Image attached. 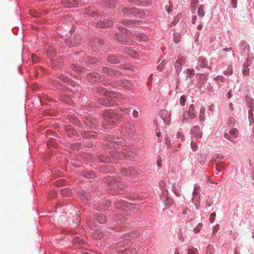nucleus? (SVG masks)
I'll list each match as a JSON object with an SVG mask.
<instances>
[{"label": "nucleus", "instance_id": "nucleus-1", "mask_svg": "<svg viewBox=\"0 0 254 254\" xmlns=\"http://www.w3.org/2000/svg\"><path fill=\"white\" fill-rule=\"evenodd\" d=\"M128 10L129 12H133V14L137 17L143 18L145 16L146 13L144 11L135 8H124V11Z\"/></svg>", "mask_w": 254, "mask_h": 254}, {"label": "nucleus", "instance_id": "nucleus-2", "mask_svg": "<svg viewBox=\"0 0 254 254\" xmlns=\"http://www.w3.org/2000/svg\"><path fill=\"white\" fill-rule=\"evenodd\" d=\"M104 117L105 118V122L106 123L107 125H111L112 123H115L117 120L116 116L112 113H105Z\"/></svg>", "mask_w": 254, "mask_h": 254}, {"label": "nucleus", "instance_id": "nucleus-3", "mask_svg": "<svg viewBox=\"0 0 254 254\" xmlns=\"http://www.w3.org/2000/svg\"><path fill=\"white\" fill-rule=\"evenodd\" d=\"M185 62V59L182 56H180L178 57L177 60L175 63L174 67L176 70V72L179 73L182 70V65Z\"/></svg>", "mask_w": 254, "mask_h": 254}, {"label": "nucleus", "instance_id": "nucleus-4", "mask_svg": "<svg viewBox=\"0 0 254 254\" xmlns=\"http://www.w3.org/2000/svg\"><path fill=\"white\" fill-rule=\"evenodd\" d=\"M124 157H133V153L127 150H124L123 152L114 153L113 157L116 159H122Z\"/></svg>", "mask_w": 254, "mask_h": 254}, {"label": "nucleus", "instance_id": "nucleus-5", "mask_svg": "<svg viewBox=\"0 0 254 254\" xmlns=\"http://www.w3.org/2000/svg\"><path fill=\"white\" fill-rule=\"evenodd\" d=\"M121 172L127 176H129L130 178H133L136 176L137 172L131 167H128L127 168H123L121 170Z\"/></svg>", "mask_w": 254, "mask_h": 254}, {"label": "nucleus", "instance_id": "nucleus-6", "mask_svg": "<svg viewBox=\"0 0 254 254\" xmlns=\"http://www.w3.org/2000/svg\"><path fill=\"white\" fill-rule=\"evenodd\" d=\"M193 111L194 106L193 104H191L189 107L188 112L186 114H184L183 121L185 122V121L188 118L190 119H194L195 118L196 115L194 113Z\"/></svg>", "mask_w": 254, "mask_h": 254}, {"label": "nucleus", "instance_id": "nucleus-7", "mask_svg": "<svg viewBox=\"0 0 254 254\" xmlns=\"http://www.w3.org/2000/svg\"><path fill=\"white\" fill-rule=\"evenodd\" d=\"M112 21L109 20H105L98 22L96 26L100 28H107L112 26Z\"/></svg>", "mask_w": 254, "mask_h": 254}, {"label": "nucleus", "instance_id": "nucleus-8", "mask_svg": "<svg viewBox=\"0 0 254 254\" xmlns=\"http://www.w3.org/2000/svg\"><path fill=\"white\" fill-rule=\"evenodd\" d=\"M191 133L194 136L200 138H201L202 133L201 131L200 130V128L199 127L195 126L191 129Z\"/></svg>", "mask_w": 254, "mask_h": 254}, {"label": "nucleus", "instance_id": "nucleus-9", "mask_svg": "<svg viewBox=\"0 0 254 254\" xmlns=\"http://www.w3.org/2000/svg\"><path fill=\"white\" fill-rule=\"evenodd\" d=\"M133 35L136 39L140 41L146 42L148 41L147 36L143 33L135 32Z\"/></svg>", "mask_w": 254, "mask_h": 254}, {"label": "nucleus", "instance_id": "nucleus-10", "mask_svg": "<svg viewBox=\"0 0 254 254\" xmlns=\"http://www.w3.org/2000/svg\"><path fill=\"white\" fill-rule=\"evenodd\" d=\"M200 188L198 185H195L193 191L194 199L198 201L199 199Z\"/></svg>", "mask_w": 254, "mask_h": 254}, {"label": "nucleus", "instance_id": "nucleus-11", "mask_svg": "<svg viewBox=\"0 0 254 254\" xmlns=\"http://www.w3.org/2000/svg\"><path fill=\"white\" fill-rule=\"evenodd\" d=\"M87 78L91 82L98 81L100 79L99 74L97 73H90L88 75Z\"/></svg>", "mask_w": 254, "mask_h": 254}, {"label": "nucleus", "instance_id": "nucleus-12", "mask_svg": "<svg viewBox=\"0 0 254 254\" xmlns=\"http://www.w3.org/2000/svg\"><path fill=\"white\" fill-rule=\"evenodd\" d=\"M116 0H103V1L106 6L112 8L114 7Z\"/></svg>", "mask_w": 254, "mask_h": 254}, {"label": "nucleus", "instance_id": "nucleus-13", "mask_svg": "<svg viewBox=\"0 0 254 254\" xmlns=\"http://www.w3.org/2000/svg\"><path fill=\"white\" fill-rule=\"evenodd\" d=\"M97 92L100 94H103L106 96H109L110 94L107 89L102 87H98Z\"/></svg>", "mask_w": 254, "mask_h": 254}, {"label": "nucleus", "instance_id": "nucleus-14", "mask_svg": "<svg viewBox=\"0 0 254 254\" xmlns=\"http://www.w3.org/2000/svg\"><path fill=\"white\" fill-rule=\"evenodd\" d=\"M104 72L107 73L108 75H117L119 72L118 71H116L113 70L112 69H109L107 67H105L103 69Z\"/></svg>", "mask_w": 254, "mask_h": 254}, {"label": "nucleus", "instance_id": "nucleus-15", "mask_svg": "<svg viewBox=\"0 0 254 254\" xmlns=\"http://www.w3.org/2000/svg\"><path fill=\"white\" fill-rule=\"evenodd\" d=\"M194 70L193 68H188L186 70V73L187 74V80L189 78L191 79L194 75Z\"/></svg>", "mask_w": 254, "mask_h": 254}, {"label": "nucleus", "instance_id": "nucleus-16", "mask_svg": "<svg viewBox=\"0 0 254 254\" xmlns=\"http://www.w3.org/2000/svg\"><path fill=\"white\" fill-rule=\"evenodd\" d=\"M126 52L133 58H135L138 55V53L137 52L130 48L127 49Z\"/></svg>", "mask_w": 254, "mask_h": 254}, {"label": "nucleus", "instance_id": "nucleus-17", "mask_svg": "<svg viewBox=\"0 0 254 254\" xmlns=\"http://www.w3.org/2000/svg\"><path fill=\"white\" fill-rule=\"evenodd\" d=\"M198 64L202 68H204L207 66V63L206 60L199 58L198 60Z\"/></svg>", "mask_w": 254, "mask_h": 254}, {"label": "nucleus", "instance_id": "nucleus-18", "mask_svg": "<svg viewBox=\"0 0 254 254\" xmlns=\"http://www.w3.org/2000/svg\"><path fill=\"white\" fill-rule=\"evenodd\" d=\"M204 6L203 4L200 5L198 8L197 14H198V16L199 17H200L201 18L203 17L204 15L205 12L204 11Z\"/></svg>", "mask_w": 254, "mask_h": 254}, {"label": "nucleus", "instance_id": "nucleus-19", "mask_svg": "<svg viewBox=\"0 0 254 254\" xmlns=\"http://www.w3.org/2000/svg\"><path fill=\"white\" fill-rule=\"evenodd\" d=\"M205 109L204 107H202L200 110L199 118L200 121H204L205 120Z\"/></svg>", "mask_w": 254, "mask_h": 254}, {"label": "nucleus", "instance_id": "nucleus-20", "mask_svg": "<svg viewBox=\"0 0 254 254\" xmlns=\"http://www.w3.org/2000/svg\"><path fill=\"white\" fill-rule=\"evenodd\" d=\"M61 3L63 5L68 7H73V4H72L71 0H62Z\"/></svg>", "mask_w": 254, "mask_h": 254}, {"label": "nucleus", "instance_id": "nucleus-21", "mask_svg": "<svg viewBox=\"0 0 254 254\" xmlns=\"http://www.w3.org/2000/svg\"><path fill=\"white\" fill-rule=\"evenodd\" d=\"M82 200H88L90 198V195L86 191H82L80 194Z\"/></svg>", "mask_w": 254, "mask_h": 254}, {"label": "nucleus", "instance_id": "nucleus-22", "mask_svg": "<svg viewBox=\"0 0 254 254\" xmlns=\"http://www.w3.org/2000/svg\"><path fill=\"white\" fill-rule=\"evenodd\" d=\"M109 62L112 64H116L119 62V60L115 56H111L108 58Z\"/></svg>", "mask_w": 254, "mask_h": 254}, {"label": "nucleus", "instance_id": "nucleus-23", "mask_svg": "<svg viewBox=\"0 0 254 254\" xmlns=\"http://www.w3.org/2000/svg\"><path fill=\"white\" fill-rule=\"evenodd\" d=\"M158 63H159V64L157 66V70H158L159 71H161L163 70L164 66L165 64V62L164 60H161V59H160L158 61Z\"/></svg>", "mask_w": 254, "mask_h": 254}, {"label": "nucleus", "instance_id": "nucleus-24", "mask_svg": "<svg viewBox=\"0 0 254 254\" xmlns=\"http://www.w3.org/2000/svg\"><path fill=\"white\" fill-rule=\"evenodd\" d=\"M61 193L63 196H67L71 194V192L69 189H65L61 190Z\"/></svg>", "mask_w": 254, "mask_h": 254}, {"label": "nucleus", "instance_id": "nucleus-25", "mask_svg": "<svg viewBox=\"0 0 254 254\" xmlns=\"http://www.w3.org/2000/svg\"><path fill=\"white\" fill-rule=\"evenodd\" d=\"M122 86L125 88L130 89L132 87V84L127 80H125L122 82Z\"/></svg>", "mask_w": 254, "mask_h": 254}, {"label": "nucleus", "instance_id": "nucleus-26", "mask_svg": "<svg viewBox=\"0 0 254 254\" xmlns=\"http://www.w3.org/2000/svg\"><path fill=\"white\" fill-rule=\"evenodd\" d=\"M122 23L126 26H130L135 24V21L131 20H124L122 21Z\"/></svg>", "mask_w": 254, "mask_h": 254}, {"label": "nucleus", "instance_id": "nucleus-27", "mask_svg": "<svg viewBox=\"0 0 254 254\" xmlns=\"http://www.w3.org/2000/svg\"><path fill=\"white\" fill-rule=\"evenodd\" d=\"M96 220L100 223H103L106 221V217L102 215H98Z\"/></svg>", "mask_w": 254, "mask_h": 254}, {"label": "nucleus", "instance_id": "nucleus-28", "mask_svg": "<svg viewBox=\"0 0 254 254\" xmlns=\"http://www.w3.org/2000/svg\"><path fill=\"white\" fill-rule=\"evenodd\" d=\"M229 133L234 139L237 136L238 131L236 128H232L229 131Z\"/></svg>", "mask_w": 254, "mask_h": 254}, {"label": "nucleus", "instance_id": "nucleus-29", "mask_svg": "<svg viewBox=\"0 0 254 254\" xmlns=\"http://www.w3.org/2000/svg\"><path fill=\"white\" fill-rule=\"evenodd\" d=\"M225 78L222 75H218L214 78L217 83L219 85L220 81L223 82L224 81Z\"/></svg>", "mask_w": 254, "mask_h": 254}, {"label": "nucleus", "instance_id": "nucleus-30", "mask_svg": "<svg viewBox=\"0 0 254 254\" xmlns=\"http://www.w3.org/2000/svg\"><path fill=\"white\" fill-rule=\"evenodd\" d=\"M224 168V166L222 163H219L216 164V170L219 172L222 171Z\"/></svg>", "mask_w": 254, "mask_h": 254}, {"label": "nucleus", "instance_id": "nucleus-31", "mask_svg": "<svg viewBox=\"0 0 254 254\" xmlns=\"http://www.w3.org/2000/svg\"><path fill=\"white\" fill-rule=\"evenodd\" d=\"M150 2V0H141L140 2H136V4L142 5H147L149 4Z\"/></svg>", "mask_w": 254, "mask_h": 254}, {"label": "nucleus", "instance_id": "nucleus-32", "mask_svg": "<svg viewBox=\"0 0 254 254\" xmlns=\"http://www.w3.org/2000/svg\"><path fill=\"white\" fill-rule=\"evenodd\" d=\"M188 254H197L196 249L191 247L189 249Z\"/></svg>", "mask_w": 254, "mask_h": 254}, {"label": "nucleus", "instance_id": "nucleus-33", "mask_svg": "<svg viewBox=\"0 0 254 254\" xmlns=\"http://www.w3.org/2000/svg\"><path fill=\"white\" fill-rule=\"evenodd\" d=\"M126 202L124 201L117 202L116 204L117 208L123 209V207L125 205Z\"/></svg>", "mask_w": 254, "mask_h": 254}, {"label": "nucleus", "instance_id": "nucleus-34", "mask_svg": "<svg viewBox=\"0 0 254 254\" xmlns=\"http://www.w3.org/2000/svg\"><path fill=\"white\" fill-rule=\"evenodd\" d=\"M197 0H192L191 2V9L192 11H195L196 9V5Z\"/></svg>", "mask_w": 254, "mask_h": 254}, {"label": "nucleus", "instance_id": "nucleus-35", "mask_svg": "<svg viewBox=\"0 0 254 254\" xmlns=\"http://www.w3.org/2000/svg\"><path fill=\"white\" fill-rule=\"evenodd\" d=\"M186 100H187L186 97L185 95H182L181 97L180 100V104L182 106H185L186 102Z\"/></svg>", "mask_w": 254, "mask_h": 254}, {"label": "nucleus", "instance_id": "nucleus-36", "mask_svg": "<svg viewBox=\"0 0 254 254\" xmlns=\"http://www.w3.org/2000/svg\"><path fill=\"white\" fill-rule=\"evenodd\" d=\"M165 183L164 181H161L159 182V187L161 190L164 192V190H165Z\"/></svg>", "mask_w": 254, "mask_h": 254}, {"label": "nucleus", "instance_id": "nucleus-37", "mask_svg": "<svg viewBox=\"0 0 254 254\" xmlns=\"http://www.w3.org/2000/svg\"><path fill=\"white\" fill-rule=\"evenodd\" d=\"M202 226V224H201V223L198 224L196 226V227L194 228V232L195 233H198L199 232L200 230L201 229Z\"/></svg>", "mask_w": 254, "mask_h": 254}, {"label": "nucleus", "instance_id": "nucleus-38", "mask_svg": "<svg viewBox=\"0 0 254 254\" xmlns=\"http://www.w3.org/2000/svg\"><path fill=\"white\" fill-rule=\"evenodd\" d=\"M98 159L100 161L102 162H108V159L104 156H100L98 157Z\"/></svg>", "mask_w": 254, "mask_h": 254}, {"label": "nucleus", "instance_id": "nucleus-39", "mask_svg": "<svg viewBox=\"0 0 254 254\" xmlns=\"http://www.w3.org/2000/svg\"><path fill=\"white\" fill-rule=\"evenodd\" d=\"M71 1L72 4L73 5V7H74L79 5L81 2V0H71Z\"/></svg>", "mask_w": 254, "mask_h": 254}, {"label": "nucleus", "instance_id": "nucleus-40", "mask_svg": "<svg viewBox=\"0 0 254 254\" xmlns=\"http://www.w3.org/2000/svg\"><path fill=\"white\" fill-rule=\"evenodd\" d=\"M173 190L177 196H178V197L181 196V193L180 192L179 190H177V189L176 187L173 188Z\"/></svg>", "mask_w": 254, "mask_h": 254}, {"label": "nucleus", "instance_id": "nucleus-41", "mask_svg": "<svg viewBox=\"0 0 254 254\" xmlns=\"http://www.w3.org/2000/svg\"><path fill=\"white\" fill-rule=\"evenodd\" d=\"M216 214L215 213H212L209 217V221L212 223H213L215 220V216Z\"/></svg>", "mask_w": 254, "mask_h": 254}, {"label": "nucleus", "instance_id": "nucleus-42", "mask_svg": "<svg viewBox=\"0 0 254 254\" xmlns=\"http://www.w3.org/2000/svg\"><path fill=\"white\" fill-rule=\"evenodd\" d=\"M191 147L193 151H195L197 148L196 143L195 142L192 141L191 142Z\"/></svg>", "mask_w": 254, "mask_h": 254}, {"label": "nucleus", "instance_id": "nucleus-43", "mask_svg": "<svg viewBox=\"0 0 254 254\" xmlns=\"http://www.w3.org/2000/svg\"><path fill=\"white\" fill-rule=\"evenodd\" d=\"M180 40H181V38H180V35L176 34L175 35V37H174V42L176 43H178L180 42Z\"/></svg>", "mask_w": 254, "mask_h": 254}, {"label": "nucleus", "instance_id": "nucleus-44", "mask_svg": "<svg viewBox=\"0 0 254 254\" xmlns=\"http://www.w3.org/2000/svg\"><path fill=\"white\" fill-rule=\"evenodd\" d=\"M165 204L166 205L167 207H169L172 205V202L170 201V200L167 198L165 201Z\"/></svg>", "mask_w": 254, "mask_h": 254}, {"label": "nucleus", "instance_id": "nucleus-45", "mask_svg": "<svg viewBox=\"0 0 254 254\" xmlns=\"http://www.w3.org/2000/svg\"><path fill=\"white\" fill-rule=\"evenodd\" d=\"M219 227H220V226L219 225H216L213 227V230H212V234L213 235L215 234V233L217 232V230L219 229Z\"/></svg>", "mask_w": 254, "mask_h": 254}, {"label": "nucleus", "instance_id": "nucleus-46", "mask_svg": "<svg viewBox=\"0 0 254 254\" xmlns=\"http://www.w3.org/2000/svg\"><path fill=\"white\" fill-rule=\"evenodd\" d=\"M230 133H225L224 134V137L225 138L227 139H229L231 141H233L234 138H233V137L232 136H230Z\"/></svg>", "mask_w": 254, "mask_h": 254}, {"label": "nucleus", "instance_id": "nucleus-47", "mask_svg": "<svg viewBox=\"0 0 254 254\" xmlns=\"http://www.w3.org/2000/svg\"><path fill=\"white\" fill-rule=\"evenodd\" d=\"M177 137L178 138H180L182 141L184 140V135L181 132H178L177 134Z\"/></svg>", "mask_w": 254, "mask_h": 254}, {"label": "nucleus", "instance_id": "nucleus-48", "mask_svg": "<svg viewBox=\"0 0 254 254\" xmlns=\"http://www.w3.org/2000/svg\"><path fill=\"white\" fill-rule=\"evenodd\" d=\"M165 142H166V145L169 147L170 146V145H171V140L170 138H169L168 137H166L165 138Z\"/></svg>", "mask_w": 254, "mask_h": 254}, {"label": "nucleus", "instance_id": "nucleus-49", "mask_svg": "<svg viewBox=\"0 0 254 254\" xmlns=\"http://www.w3.org/2000/svg\"><path fill=\"white\" fill-rule=\"evenodd\" d=\"M122 12L124 15L133 14V12H129L128 10L124 11V8L122 9Z\"/></svg>", "mask_w": 254, "mask_h": 254}, {"label": "nucleus", "instance_id": "nucleus-50", "mask_svg": "<svg viewBox=\"0 0 254 254\" xmlns=\"http://www.w3.org/2000/svg\"><path fill=\"white\" fill-rule=\"evenodd\" d=\"M235 119L234 118H230L228 121V124L229 126H232L234 124Z\"/></svg>", "mask_w": 254, "mask_h": 254}, {"label": "nucleus", "instance_id": "nucleus-51", "mask_svg": "<svg viewBox=\"0 0 254 254\" xmlns=\"http://www.w3.org/2000/svg\"><path fill=\"white\" fill-rule=\"evenodd\" d=\"M232 69H228V70H226L224 72V74L226 75H229L232 74Z\"/></svg>", "mask_w": 254, "mask_h": 254}, {"label": "nucleus", "instance_id": "nucleus-52", "mask_svg": "<svg viewBox=\"0 0 254 254\" xmlns=\"http://www.w3.org/2000/svg\"><path fill=\"white\" fill-rule=\"evenodd\" d=\"M157 164L158 167H161L162 165V159L160 157H159L158 160L157 161Z\"/></svg>", "mask_w": 254, "mask_h": 254}, {"label": "nucleus", "instance_id": "nucleus-53", "mask_svg": "<svg viewBox=\"0 0 254 254\" xmlns=\"http://www.w3.org/2000/svg\"><path fill=\"white\" fill-rule=\"evenodd\" d=\"M132 115L133 116V117L134 118H137L138 116V112L136 110H134L133 111V113H132Z\"/></svg>", "mask_w": 254, "mask_h": 254}, {"label": "nucleus", "instance_id": "nucleus-54", "mask_svg": "<svg viewBox=\"0 0 254 254\" xmlns=\"http://www.w3.org/2000/svg\"><path fill=\"white\" fill-rule=\"evenodd\" d=\"M232 5L233 7L235 8L237 6V0H231Z\"/></svg>", "mask_w": 254, "mask_h": 254}, {"label": "nucleus", "instance_id": "nucleus-55", "mask_svg": "<svg viewBox=\"0 0 254 254\" xmlns=\"http://www.w3.org/2000/svg\"><path fill=\"white\" fill-rule=\"evenodd\" d=\"M87 13L89 15H93V16L94 15V14H96V12L93 11V10H89L88 12H87Z\"/></svg>", "mask_w": 254, "mask_h": 254}, {"label": "nucleus", "instance_id": "nucleus-56", "mask_svg": "<svg viewBox=\"0 0 254 254\" xmlns=\"http://www.w3.org/2000/svg\"><path fill=\"white\" fill-rule=\"evenodd\" d=\"M120 110L122 112H126L127 113L128 112V109L125 107L121 108Z\"/></svg>", "mask_w": 254, "mask_h": 254}, {"label": "nucleus", "instance_id": "nucleus-57", "mask_svg": "<svg viewBox=\"0 0 254 254\" xmlns=\"http://www.w3.org/2000/svg\"><path fill=\"white\" fill-rule=\"evenodd\" d=\"M97 59L93 58L90 61H89L88 62L91 64H95L97 62Z\"/></svg>", "mask_w": 254, "mask_h": 254}, {"label": "nucleus", "instance_id": "nucleus-58", "mask_svg": "<svg viewBox=\"0 0 254 254\" xmlns=\"http://www.w3.org/2000/svg\"><path fill=\"white\" fill-rule=\"evenodd\" d=\"M99 102L101 104H102V105H107V103L105 101H104V100L103 99H100L99 100Z\"/></svg>", "mask_w": 254, "mask_h": 254}, {"label": "nucleus", "instance_id": "nucleus-59", "mask_svg": "<svg viewBox=\"0 0 254 254\" xmlns=\"http://www.w3.org/2000/svg\"><path fill=\"white\" fill-rule=\"evenodd\" d=\"M243 72L244 75H247L249 74V70L247 69H244L243 70Z\"/></svg>", "mask_w": 254, "mask_h": 254}, {"label": "nucleus", "instance_id": "nucleus-60", "mask_svg": "<svg viewBox=\"0 0 254 254\" xmlns=\"http://www.w3.org/2000/svg\"><path fill=\"white\" fill-rule=\"evenodd\" d=\"M232 96V93L231 92V90H230L228 93V98L229 99L231 98Z\"/></svg>", "mask_w": 254, "mask_h": 254}, {"label": "nucleus", "instance_id": "nucleus-61", "mask_svg": "<svg viewBox=\"0 0 254 254\" xmlns=\"http://www.w3.org/2000/svg\"><path fill=\"white\" fill-rule=\"evenodd\" d=\"M229 108L231 109V111H233L234 110V107H233V105L232 103H230L229 105Z\"/></svg>", "mask_w": 254, "mask_h": 254}, {"label": "nucleus", "instance_id": "nucleus-62", "mask_svg": "<svg viewBox=\"0 0 254 254\" xmlns=\"http://www.w3.org/2000/svg\"><path fill=\"white\" fill-rule=\"evenodd\" d=\"M61 100L63 101L68 102V101H67L64 97V95H62V96L61 97Z\"/></svg>", "mask_w": 254, "mask_h": 254}, {"label": "nucleus", "instance_id": "nucleus-63", "mask_svg": "<svg viewBox=\"0 0 254 254\" xmlns=\"http://www.w3.org/2000/svg\"><path fill=\"white\" fill-rule=\"evenodd\" d=\"M231 50H232L231 48H228L223 49V51H225V52H230L231 51Z\"/></svg>", "mask_w": 254, "mask_h": 254}, {"label": "nucleus", "instance_id": "nucleus-64", "mask_svg": "<svg viewBox=\"0 0 254 254\" xmlns=\"http://www.w3.org/2000/svg\"><path fill=\"white\" fill-rule=\"evenodd\" d=\"M202 28V25L201 24H199L197 27V29L199 30H201Z\"/></svg>", "mask_w": 254, "mask_h": 254}]
</instances>
